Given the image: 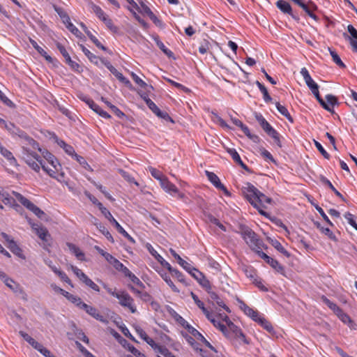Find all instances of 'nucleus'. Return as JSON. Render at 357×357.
Here are the masks:
<instances>
[{
  "label": "nucleus",
  "instance_id": "1",
  "mask_svg": "<svg viewBox=\"0 0 357 357\" xmlns=\"http://www.w3.org/2000/svg\"><path fill=\"white\" fill-rule=\"evenodd\" d=\"M238 233L241 236L250 248L257 254L262 250L264 245L263 241L249 227L241 225Z\"/></svg>",
  "mask_w": 357,
  "mask_h": 357
},
{
  "label": "nucleus",
  "instance_id": "2",
  "mask_svg": "<svg viewBox=\"0 0 357 357\" xmlns=\"http://www.w3.org/2000/svg\"><path fill=\"white\" fill-rule=\"evenodd\" d=\"M22 157L24 162L36 172H39L44 162L31 147L22 146Z\"/></svg>",
  "mask_w": 357,
  "mask_h": 357
},
{
  "label": "nucleus",
  "instance_id": "3",
  "mask_svg": "<svg viewBox=\"0 0 357 357\" xmlns=\"http://www.w3.org/2000/svg\"><path fill=\"white\" fill-rule=\"evenodd\" d=\"M32 149L34 151L38 150L44 158L56 171H59L61 168L60 163L55 156L51 153L48 150L42 149L39 144L37 142V147L32 146Z\"/></svg>",
  "mask_w": 357,
  "mask_h": 357
},
{
  "label": "nucleus",
  "instance_id": "4",
  "mask_svg": "<svg viewBox=\"0 0 357 357\" xmlns=\"http://www.w3.org/2000/svg\"><path fill=\"white\" fill-rule=\"evenodd\" d=\"M116 298L119 301V304L121 306L128 307L132 313L137 312L133 298L126 291H119Z\"/></svg>",
  "mask_w": 357,
  "mask_h": 357
},
{
  "label": "nucleus",
  "instance_id": "5",
  "mask_svg": "<svg viewBox=\"0 0 357 357\" xmlns=\"http://www.w3.org/2000/svg\"><path fill=\"white\" fill-rule=\"evenodd\" d=\"M242 192L252 206H257L256 199L259 193L257 188L250 183H247L242 188Z\"/></svg>",
  "mask_w": 357,
  "mask_h": 357
},
{
  "label": "nucleus",
  "instance_id": "6",
  "mask_svg": "<svg viewBox=\"0 0 357 357\" xmlns=\"http://www.w3.org/2000/svg\"><path fill=\"white\" fill-rule=\"evenodd\" d=\"M182 325L194 337L202 341L206 347L209 348L211 350L214 352H217L215 348L197 329L190 325L185 320L183 319Z\"/></svg>",
  "mask_w": 357,
  "mask_h": 357
},
{
  "label": "nucleus",
  "instance_id": "7",
  "mask_svg": "<svg viewBox=\"0 0 357 357\" xmlns=\"http://www.w3.org/2000/svg\"><path fill=\"white\" fill-rule=\"evenodd\" d=\"M102 213L105 215V217L109 220L111 223H112L117 231L122 234L125 238H126L128 241L131 242H135L132 237H131L128 233L121 227V225L116 220V219L112 216L111 213L105 208L102 209Z\"/></svg>",
  "mask_w": 357,
  "mask_h": 357
},
{
  "label": "nucleus",
  "instance_id": "8",
  "mask_svg": "<svg viewBox=\"0 0 357 357\" xmlns=\"http://www.w3.org/2000/svg\"><path fill=\"white\" fill-rule=\"evenodd\" d=\"M276 7L284 14L290 15L294 20L298 22L300 17L298 14L293 12L289 3L284 0H278L275 3Z\"/></svg>",
  "mask_w": 357,
  "mask_h": 357
},
{
  "label": "nucleus",
  "instance_id": "9",
  "mask_svg": "<svg viewBox=\"0 0 357 357\" xmlns=\"http://www.w3.org/2000/svg\"><path fill=\"white\" fill-rule=\"evenodd\" d=\"M257 255L263 259L267 264H268L273 269H275L277 272L284 275V268L282 266L276 259L269 257L262 250H260Z\"/></svg>",
  "mask_w": 357,
  "mask_h": 357
},
{
  "label": "nucleus",
  "instance_id": "10",
  "mask_svg": "<svg viewBox=\"0 0 357 357\" xmlns=\"http://www.w3.org/2000/svg\"><path fill=\"white\" fill-rule=\"evenodd\" d=\"M57 49L62 54L65 59V62L75 71H79L80 66L75 61L71 59L70 56L68 53L67 50L60 43L56 44Z\"/></svg>",
  "mask_w": 357,
  "mask_h": 357
},
{
  "label": "nucleus",
  "instance_id": "11",
  "mask_svg": "<svg viewBox=\"0 0 357 357\" xmlns=\"http://www.w3.org/2000/svg\"><path fill=\"white\" fill-rule=\"evenodd\" d=\"M13 135L17 136L22 140V146L37 147V142L20 128H17Z\"/></svg>",
  "mask_w": 357,
  "mask_h": 357
},
{
  "label": "nucleus",
  "instance_id": "12",
  "mask_svg": "<svg viewBox=\"0 0 357 357\" xmlns=\"http://www.w3.org/2000/svg\"><path fill=\"white\" fill-rule=\"evenodd\" d=\"M86 105L95 112L98 114L100 116L105 119H110L111 116L105 111H104L99 105H98L92 99L85 96L82 99Z\"/></svg>",
  "mask_w": 357,
  "mask_h": 357
},
{
  "label": "nucleus",
  "instance_id": "13",
  "mask_svg": "<svg viewBox=\"0 0 357 357\" xmlns=\"http://www.w3.org/2000/svg\"><path fill=\"white\" fill-rule=\"evenodd\" d=\"M29 224L32 229L34 231L36 234L43 241H47L48 238L50 236L47 229L42 226L41 225L31 222V220H29Z\"/></svg>",
  "mask_w": 357,
  "mask_h": 357
},
{
  "label": "nucleus",
  "instance_id": "14",
  "mask_svg": "<svg viewBox=\"0 0 357 357\" xmlns=\"http://www.w3.org/2000/svg\"><path fill=\"white\" fill-rule=\"evenodd\" d=\"M206 174L207 176L208 179L210 181L211 183L213 184V185L216 188L223 191L226 195H230L227 188L223 184H222L218 176L215 173L206 171Z\"/></svg>",
  "mask_w": 357,
  "mask_h": 357
},
{
  "label": "nucleus",
  "instance_id": "15",
  "mask_svg": "<svg viewBox=\"0 0 357 357\" xmlns=\"http://www.w3.org/2000/svg\"><path fill=\"white\" fill-rule=\"evenodd\" d=\"M301 74L303 76L306 85L310 89L312 93L316 92L317 90H319V85L312 79L306 68L304 67L301 68Z\"/></svg>",
  "mask_w": 357,
  "mask_h": 357
},
{
  "label": "nucleus",
  "instance_id": "16",
  "mask_svg": "<svg viewBox=\"0 0 357 357\" xmlns=\"http://www.w3.org/2000/svg\"><path fill=\"white\" fill-rule=\"evenodd\" d=\"M148 107L159 118L166 121L174 122L172 119L166 112L161 111L153 101H148Z\"/></svg>",
  "mask_w": 357,
  "mask_h": 357
},
{
  "label": "nucleus",
  "instance_id": "17",
  "mask_svg": "<svg viewBox=\"0 0 357 357\" xmlns=\"http://www.w3.org/2000/svg\"><path fill=\"white\" fill-rule=\"evenodd\" d=\"M160 183L162 189L171 195L175 196L176 192H178L176 186L171 183L166 177L162 178Z\"/></svg>",
  "mask_w": 357,
  "mask_h": 357
},
{
  "label": "nucleus",
  "instance_id": "18",
  "mask_svg": "<svg viewBox=\"0 0 357 357\" xmlns=\"http://www.w3.org/2000/svg\"><path fill=\"white\" fill-rule=\"evenodd\" d=\"M241 310H243L245 314L250 317L252 319H253L255 321L257 322L259 319L261 317V316L259 314V313L255 310L254 309L250 307L248 305H247L245 303H242L241 305Z\"/></svg>",
  "mask_w": 357,
  "mask_h": 357
},
{
  "label": "nucleus",
  "instance_id": "19",
  "mask_svg": "<svg viewBox=\"0 0 357 357\" xmlns=\"http://www.w3.org/2000/svg\"><path fill=\"white\" fill-rule=\"evenodd\" d=\"M303 10L308 15L309 17L318 21L319 17L314 13V11L317 10V6L311 1L307 3H305V7H301Z\"/></svg>",
  "mask_w": 357,
  "mask_h": 357
},
{
  "label": "nucleus",
  "instance_id": "20",
  "mask_svg": "<svg viewBox=\"0 0 357 357\" xmlns=\"http://www.w3.org/2000/svg\"><path fill=\"white\" fill-rule=\"evenodd\" d=\"M152 38L156 43L157 46L160 48V50L169 58L174 57V53L165 47L164 43L160 40L159 36L158 35H155L152 36Z\"/></svg>",
  "mask_w": 357,
  "mask_h": 357
},
{
  "label": "nucleus",
  "instance_id": "21",
  "mask_svg": "<svg viewBox=\"0 0 357 357\" xmlns=\"http://www.w3.org/2000/svg\"><path fill=\"white\" fill-rule=\"evenodd\" d=\"M255 117L266 133L273 128L272 126L265 119V118L261 114L255 113Z\"/></svg>",
  "mask_w": 357,
  "mask_h": 357
},
{
  "label": "nucleus",
  "instance_id": "22",
  "mask_svg": "<svg viewBox=\"0 0 357 357\" xmlns=\"http://www.w3.org/2000/svg\"><path fill=\"white\" fill-rule=\"evenodd\" d=\"M149 251L150 252V253L151 254V255L153 257H155V259L165 268H166L167 269H170V264L169 262H167V261H165L164 259V258L160 255L156 250H155L153 249V248L150 245L149 248Z\"/></svg>",
  "mask_w": 357,
  "mask_h": 357
},
{
  "label": "nucleus",
  "instance_id": "23",
  "mask_svg": "<svg viewBox=\"0 0 357 357\" xmlns=\"http://www.w3.org/2000/svg\"><path fill=\"white\" fill-rule=\"evenodd\" d=\"M66 245L70 250V252H72L79 260H85L84 253L82 250H80V249L78 247H77L75 244L72 243H66Z\"/></svg>",
  "mask_w": 357,
  "mask_h": 357
},
{
  "label": "nucleus",
  "instance_id": "24",
  "mask_svg": "<svg viewBox=\"0 0 357 357\" xmlns=\"http://www.w3.org/2000/svg\"><path fill=\"white\" fill-rule=\"evenodd\" d=\"M16 199L27 209L32 211L36 205L20 193L15 192Z\"/></svg>",
  "mask_w": 357,
  "mask_h": 357
},
{
  "label": "nucleus",
  "instance_id": "25",
  "mask_svg": "<svg viewBox=\"0 0 357 357\" xmlns=\"http://www.w3.org/2000/svg\"><path fill=\"white\" fill-rule=\"evenodd\" d=\"M268 241L271 245L275 248L278 252L283 254L284 256L289 257L290 256L289 252L282 245V244L275 238H268Z\"/></svg>",
  "mask_w": 357,
  "mask_h": 357
},
{
  "label": "nucleus",
  "instance_id": "26",
  "mask_svg": "<svg viewBox=\"0 0 357 357\" xmlns=\"http://www.w3.org/2000/svg\"><path fill=\"white\" fill-rule=\"evenodd\" d=\"M30 43L33 47L42 56H43L46 61L48 62H52V58L47 53V52L43 50L41 47H40L38 43L32 39H30Z\"/></svg>",
  "mask_w": 357,
  "mask_h": 357
},
{
  "label": "nucleus",
  "instance_id": "27",
  "mask_svg": "<svg viewBox=\"0 0 357 357\" xmlns=\"http://www.w3.org/2000/svg\"><path fill=\"white\" fill-rule=\"evenodd\" d=\"M0 278L3 280L5 284L14 291H17L18 284H17L11 278L7 277L6 273L0 272Z\"/></svg>",
  "mask_w": 357,
  "mask_h": 357
},
{
  "label": "nucleus",
  "instance_id": "28",
  "mask_svg": "<svg viewBox=\"0 0 357 357\" xmlns=\"http://www.w3.org/2000/svg\"><path fill=\"white\" fill-rule=\"evenodd\" d=\"M335 314L343 323L347 324L351 328H354V321L351 320V319L347 314L344 312V311L341 308L340 309V311L335 313Z\"/></svg>",
  "mask_w": 357,
  "mask_h": 357
},
{
  "label": "nucleus",
  "instance_id": "29",
  "mask_svg": "<svg viewBox=\"0 0 357 357\" xmlns=\"http://www.w3.org/2000/svg\"><path fill=\"white\" fill-rule=\"evenodd\" d=\"M208 294L211 300L215 301L216 304L225 310L227 312H230L229 308L226 305L222 299L214 291H208Z\"/></svg>",
  "mask_w": 357,
  "mask_h": 357
},
{
  "label": "nucleus",
  "instance_id": "30",
  "mask_svg": "<svg viewBox=\"0 0 357 357\" xmlns=\"http://www.w3.org/2000/svg\"><path fill=\"white\" fill-rule=\"evenodd\" d=\"M42 169L45 172H47V174L50 176H51L52 178H56L59 181H61V178H63L64 177V173L63 172H61L59 174H56L57 172H59V171H56L55 169L54 170L51 169H48L45 166V163H43V165H42Z\"/></svg>",
  "mask_w": 357,
  "mask_h": 357
},
{
  "label": "nucleus",
  "instance_id": "31",
  "mask_svg": "<svg viewBox=\"0 0 357 357\" xmlns=\"http://www.w3.org/2000/svg\"><path fill=\"white\" fill-rule=\"evenodd\" d=\"M0 154L9 161L10 165L17 164V160L13 153L3 146L0 149Z\"/></svg>",
  "mask_w": 357,
  "mask_h": 357
},
{
  "label": "nucleus",
  "instance_id": "32",
  "mask_svg": "<svg viewBox=\"0 0 357 357\" xmlns=\"http://www.w3.org/2000/svg\"><path fill=\"white\" fill-rule=\"evenodd\" d=\"M7 247L14 255H17V257L22 259L25 258L24 255L22 254V249L18 246V245L15 241H12L11 242H10V244H8Z\"/></svg>",
  "mask_w": 357,
  "mask_h": 357
},
{
  "label": "nucleus",
  "instance_id": "33",
  "mask_svg": "<svg viewBox=\"0 0 357 357\" xmlns=\"http://www.w3.org/2000/svg\"><path fill=\"white\" fill-rule=\"evenodd\" d=\"M170 253L174 257L175 259H176L178 264L183 267L185 271L190 268L191 266V264L183 260L179 255H178L176 251L173 249L169 250Z\"/></svg>",
  "mask_w": 357,
  "mask_h": 357
},
{
  "label": "nucleus",
  "instance_id": "34",
  "mask_svg": "<svg viewBox=\"0 0 357 357\" xmlns=\"http://www.w3.org/2000/svg\"><path fill=\"white\" fill-rule=\"evenodd\" d=\"M347 31L350 35H348L346 33H343V36L346 40H349V42L351 40H357V30L351 24L347 26Z\"/></svg>",
  "mask_w": 357,
  "mask_h": 357
},
{
  "label": "nucleus",
  "instance_id": "35",
  "mask_svg": "<svg viewBox=\"0 0 357 357\" xmlns=\"http://www.w3.org/2000/svg\"><path fill=\"white\" fill-rule=\"evenodd\" d=\"M275 106H276V108L278 109V111L282 114L284 116H285L287 118V119L291 122V123H294V119L292 118V116L290 115L289 112H288L287 109L286 108V107L282 105L280 102H275Z\"/></svg>",
  "mask_w": 357,
  "mask_h": 357
},
{
  "label": "nucleus",
  "instance_id": "36",
  "mask_svg": "<svg viewBox=\"0 0 357 357\" xmlns=\"http://www.w3.org/2000/svg\"><path fill=\"white\" fill-rule=\"evenodd\" d=\"M185 340L188 343L197 351H199L200 354L203 351L202 349L199 348V344L195 341L193 337L188 335L187 333L183 334Z\"/></svg>",
  "mask_w": 357,
  "mask_h": 357
},
{
  "label": "nucleus",
  "instance_id": "37",
  "mask_svg": "<svg viewBox=\"0 0 357 357\" xmlns=\"http://www.w3.org/2000/svg\"><path fill=\"white\" fill-rule=\"evenodd\" d=\"M266 134L274 140V142L279 147H282V143L280 141V135L275 129L272 128L268 132H266Z\"/></svg>",
  "mask_w": 357,
  "mask_h": 357
},
{
  "label": "nucleus",
  "instance_id": "38",
  "mask_svg": "<svg viewBox=\"0 0 357 357\" xmlns=\"http://www.w3.org/2000/svg\"><path fill=\"white\" fill-rule=\"evenodd\" d=\"M96 227L107 238V239L108 241H109L112 243L114 242V240L112 234L102 224H101V223L97 224Z\"/></svg>",
  "mask_w": 357,
  "mask_h": 357
},
{
  "label": "nucleus",
  "instance_id": "39",
  "mask_svg": "<svg viewBox=\"0 0 357 357\" xmlns=\"http://www.w3.org/2000/svg\"><path fill=\"white\" fill-rule=\"evenodd\" d=\"M312 93L324 109L330 112H333L332 108L320 96L319 90H317L316 92H314Z\"/></svg>",
  "mask_w": 357,
  "mask_h": 357
},
{
  "label": "nucleus",
  "instance_id": "40",
  "mask_svg": "<svg viewBox=\"0 0 357 357\" xmlns=\"http://www.w3.org/2000/svg\"><path fill=\"white\" fill-rule=\"evenodd\" d=\"M329 50V52H330V54L331 56H332V59H333V61L340 67V68H344L346 67V66L344 65V63L342 62V61L341 60L340 57L339 56V55L337 54V52L333 50H331V48L328 49Z\"/></svg>",
  "mask_w": 357,
  "mask_h": 357
},
{
  "label": "nucleus",
  "instance_id": "41",
  "mask_svg": "<svg viewBox=\"0 0 357 357\" xmlns=\"http://www.w3.org/2000/svg\"><path fill=\"white\" fill-rule=\"evenodd\" d=\"M91 10L96 15V16L102 21L103 20V19H105L107 17V15L105 14V13L98 6L92 4Z\"/></svg>",
  "mask_w": 357,
  "mask_h": 357
},
{
  "label": "nucleus",
  "instance_id": "42",
  "mask_svg": "<svg viewBox=\"0 0 357 357\" xmlns=\"http://www.w3.org/2000/svg\"><path fill=\"white\" fill-rule=\"evenodd\" d=\"M321 301L324 304H326L331 310L334 312V313H337V312L340 311V307L337 306L335 303L331 301L328 298L323 296L321 297Z\"/></svg>",
  "mask_w": 357,
  "mask_h": 357
},
{
  "label": "nucleus",
  "instance_id": "43",
  "mask_svg": "<svg viewBox=\"0 0 357 357\" xmlns=\"http://www.w3.org/2000/svg\"><path fill=\"white\" fill-rule=\"evenodd\" d=\"M85 33L97 47L104 51L107 50V48L100 43L98 38L95 36H93L89 30H86Z\"/></svg>",
  "mask_w": 357,
  "mask_h": 357
},
{
  "label": "nucleus",
  "instance_id": "44",
  "mask_svg": "<svg viewBox=\"0 0 357 357\" xmlns=\"http://www.w3.org/2000/svg\"><path fill=\"white\" fill-rule=\"evenodd\" d=\"M211 323L213 325L218 328L226 337H229L228 330L225 325L222 324L220 321L217 320H211Z\"/></svg>",
  "mask_w": 357,
  "mask_h": 357
},
{
  "label": "nucleus",
  "instance_id": "45",
  "mask_svg": "<svg viewBox=\"0 0 357 357\" xmlns=\"http://www.w3.org/2000/svg\"><path fill=\"white\" fill-rule=\"evenodd\" d=\"M123 346L136 357H146V356L143 353L140 352L138 349H137L133 345L130 344V343H126Z\"/></svg>",
  "mask_w": 357,
  "mask_h": 357
},
{
  "label": "nucleus",
  "instance_id": "46",
  "mask_svg": "<svg viewBox=\"0 0 357 357\" xmlns=\"http://www.w3.org/2000/svg\"><path fill=\"white\" fill-rule=\"evenodd\" d=\"M256 202L259 205L264 206L265 204H270L271 202V199L259 191L256 199Z\"/></svg>",
  "mask_w": 357,
  "mask_h": 357
},
{
  "label": "nucleus",
  "instance_id": "47",
  "mask_svg": "<svg viewBox=\"0 0 357 357\" xmlns=\"http://www.w3.org/2000/svg\"><path fill=\"white\" fill-rule=\"evenodd\" d=\"M84 195L90 199V201L95 205H96L100 211L102 212L103 208L105 207L100 203L93 195H92L89 192L85 191Z\"/></svg>",
  "mask_w": 357,
  "mask_h": 357
},
{
  "label": "nucleus",
  "instance_id": "48",
  "mask_svg": "<svg viewBox=\"0 0 357 357\" xmlns=\"http://www.w3.org/2000/svg\"><path fill=\"white\" fill-rule=\"evenodd\" d=\"M257 322L269 333L273 331V327L271 324L263 317H261Z\"/></svg>",
  "mask_w": 357,
  "mask_h": 357
},
{
  "label": "nucleus",
  "instance_id": "49",
  "mask_svg": "<svg viewBox=\"0 0 357 357\" xmlns=\"http://www.w3.org/2000/svg\"><path fill=\"white\" fill-rule=\"evenodd\" d=\"M162 278L165 281V282L169 285V287L172 289V290L174 292H179V290L174 285L170 277L167 273H161L160 274Z\"/></svg>",
  "mask_w": 357,
  "mask_h": 357
},
{
  "label": "nucleus",
  "instance_id": "50",
  "mask_svg": "<svg viewBox=\"0 0 357 357\" xmlns=\"http://www.w3.org/2000/svg\"><path fill=\"white\" fill-rule=\"evenodd\" d=\"M173 276L176 277L178 280L181 282L185 283V278L184 275L181 273L178 270L172 268V266L170 265V269H167Z\"/></svg>",
  "mask_w": 357,
  "mask_h": 357
},
{
  "label": "nucleus",
  "instance_id": "51",
  "mask_svg": "<svg viewBox=\"0 0 357 357\" xmlns=\"http://www.w3.org/2000/svg\"><path fill=\"white\" fill-rule=\"evenodd\" d=\"M186 271L188 272L197 281L199 280V279L204 275L202 272L192 266Z\"/></svg>",
  "mask_w": 357,
  "mask_h": 357
},
{
  "label": "nucleus",
  "instance_id": "52",
  "mask_svg": "<svg viewBox=\"0 0 357 357\" xmlns=\"http://www.w3.org/2000/svg\"><path fill=\"white\" fill-rule=\"evenodd\" d=\"M75 345L79 351L85 356V357H96L93 355L90 351H89L79 342L75 341Z\"/></svg>",
  "mask_w": 357,
  "mask_h": 357
},
{
  "label": "nucleus",
  "instance_id": "53",
  "mask_svg": "<svg viewBox=\"0 0 357 357\" xmlns=\"http://www.w3.org/2000/svg\"><path fill=\"white\" fill-rule=\"evenodd\" d=\"M199 282V284L203 287L204 288L207 292L208 293V291H211V283L209 282V280L208 279L206 278V277L204 275H203L200 279L199 280L197 281Z\"/></svg>",
  "mask_w": 357,
  "mask_h": 357
},
{
  "label": "nucleus",
  "instance_id": "54",
  "mask_svg": "<svg viewBox=\"0 0 357 357\" xmlns=\"http://www.w3.org/2000/svg\"><path fill=\"white\" fill-rule=\"evenodd\" d=\"M344 216V218L347 220L348 223L357 231V223L354 219V215L349 212H347Z\"/></svg>",
  "mask_w": 357,
  "mask_h": 357
},
{
  "label": "nucleus",
  "instance_id": "55",
  "mask_svg": "<svg viewBox=\"0 0 357 357\" xmlns=\"http://www.w3.org/2000/svg\"><path fill=\"white\" fill-rule=\"evenodd\" d=\"M82 282L86 285H87L88 287L91 288L93 290H94L97 292L100 291L99 287L94 282H93L90 278H89L88 276H86V278L82 280Z\"/></svg>",
  "mask_w": 357,
  "mask_h": 357
},
{
  "label": "nucleus",
  "instance_id": "56",
  "mask_svg": "<svg viewBox=\"0 0 357 357\" xmlns=\"http://www.w3.org/2000/svg\"><path fill=\"white\" fill-rule=\"evenodd\" d=\"M119 172L121 174V175L126 180L128 181L129 183H134L135 185H136L137 186L139 185V183L135 181V178L130 175V174L123 169H120L119 170Z\"/></svg>",
  "mask_w": 357,
  "mask_h": 357
},
{
  "label": "nucleus",
  "instance_id": "57",
  "mask_svg": "<svg viewBox=\"0 0 357 357\" xmlns=\"http://www.w3.org/2000/svg\"><path fill=\"white\" fill-rule=\"evenodd\" d=\"M326 103L333 108L335 105H338L337 99L335 96L331 94H328L326 96ZM333 110V109H332Z\"/></svg>",
  "mask_w": 357,
  "mask_h": 357
},
{
  "label": "nucleus",
  "instance_id": "58",
  "mask_svg": "<svg viewBox=\"0 0 357 357\" xmlns=\"http://www.w3.org/2000/svg\"><path fill=\"white\" fill-rule=\"evenodd\" d=\"M155 352L163 355L165 357H176L167 347L164 346H160Z\"/></svg>",
  "mask_w": 357,
  "mask_h": 357
},
{
  "label": "nucleus",
  "instance_id": "59",
  "mask_svg": "<svg viewBox=\"0 0 357 357\" xmlns=\"http://www.w3.org/2000/svg\"><path fill=\"white\" fill-rule=\"evenodd\" d=\"M68 301L75 304L77 307H78L80 309L82 308V305L85 303L82 301V299L79 297L75 296L73 294H72L70 296Z\"/></svg>",
  "mask_w": 357,
  "mask_h": 357
},
{
  "label": "nucleus",
  "instance_id": "60",
  "mask_svg": "<svg viewBox=\"0 0 357 357\" xmlns=\"http://www.w3.org/2000/svg\"><path fill=\"white\" fill-rule=\"evenodd\" d=\"M131 77L132 79H133V81L137 84L139 85V86L142 87V88H145L146 86H147V84L143 81L137 75H136L135 73L132 72L131 74Z\"/></svg>",
  "mask_w": 357,
  "mask_h": 357
},
{
  "label": "nucleus",
  "instance_id": "61",
  "mask_svg": "<svg viewBox=\"0 0 357 357\" xmlns=\"http://www.w3.org/2000/svg\"><path fill=\"white\" fill-rule=\"evenodd\" d=\"M227 152L229 153V155L231 156L234 161L237 163L238 165L242 162V160L238 153V152L234 149H229Z\"/></svg>",
  "mask_w": 357,
  "mask_h": 357
},
{
  "label": "nucleus",
  "instance_id": "62",
  "mask_svg": "<svg viewBox=\"0 0 357 357\" xmlns=\"http://www.w3.org/2000/svg\"><path fill=\"white\" fill-rule=\"evenodd\" d=\"M228 334L229 337H230V332L235 336H237L238 335V333L241 331V329L238 328L237 326H236L233 322H230V325L228 328Z\"/></svg>",
  "mask_w": 357,
  "mask_h": 357
},
{
  "label": "nucleus",
  "instance_id": "63",
  "mask_svg": "<svg viewBox=\"0 0 357 357\" xmlns=\"http://www.w3.org/2000/svg\"><path fill=\"white\" fill-rule=\"evenodd\" d=\"M0 100L6 106L13 107L14 103L0 90Z\"/></svg>",
  "mask_w": 357,
  "mask_h": 357
},
{
  "label": "nucleus",
  "instance_id": "64",
  "mask_svg": "<svg viewBox=\"0 0 357 357\" xmlns=\"http://www.w3.org/2000/svg\"><path fill=\"white\" fill-rule=\"evenodd\" d=\"M66 28L77 37L80 38L82 35L80 31L72 22H69L68 24L66 25Z\"/></svg>",
  "mask_w": 357,
  "mask_h": 357
}]
</instances>
